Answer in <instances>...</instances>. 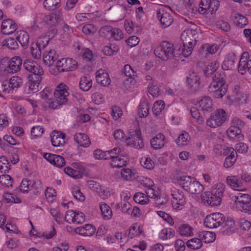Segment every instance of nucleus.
<instances>
[{
	"label": "nucleus",
	"instance_id": "obj_1",
	"mask_svg": "<svg viewBox=\"0 0 251 251\" xmlns=\"http://www.w3.org/2000/svg\"><path fill=\"white\" fill-rule=\"evenodd\" d=\"M225 73L217 72L212 76V82L208 86V92L215 98L221 99L225 96L227 90Z\"/></svg>",
	"mask_w": 251,
	"mask_h": 251
},
{
	"label": "nucleus",
	"instance_id": "obj_2",
	"mask_svg": "<svg viewBox=\"0 0 251 251\" xmlns=\"http://www.w3.org/2000/svg\"><path fill=\"white\" fill-rule=\"evenodd\" d=\"M198 38V32L195 29H187L182 32L181 40L183 45V48L180 49L182 55L187 57L192 53Z\"/></svg>",
	"mask_w": 251,
	"mask_h": 251
},
{
	"label": "nucleus",
	"instance_id": "obj_3",
	"mask_svg": "<svg viewBox=\"0 0 251 251\" xmlns=\"http://www.w3.org/2000/svg\"><path fill=\"white\" fill-rule=\"evenodd\" d=\"M155 55L163 61L168 59H176L182 54L180 49L175 50L172 44L167 41L163 42L159 46L156 47L154 50Z\"/></svg>",
	"mask_w": 251,
	"mask_h": 251
},
{
	"label": "nucleus",
	"instance_id": "obj_4",
	"mask_svg": "<svg viewBox=\"0 0 251 251\" xmlns=\"http://www.w3.org/2000/svg\"><path fill=\"white\" fill-rule=\"evenodd\" d=\"M175 179L185 191L191 194H198L204 189L203 186L199 181L190 176H176Z\"/></svg>",
	"mask_w": 251,
	"mask_h": 251
},
{
	"label": "nucleus",
	"instance_id": "obj_5",
	"mask_svg": "<svg viewBox=\"0 0 251 251\" xmlns=\"http://www.w3.org/2000/svg\"><path fill=\"white\" fill-rule=\"evenodd\" d=\"M77 67V62L75 60L63 58L57 61L56 65L50 69V72L54 75H57L60 73L74 71Z\"/></svg>",
	"mask_w": 251,
	"mask_h": 251
},
{
	"label": "nucleus",
	"instance_id": "obj_6",
	"mask_svg": "<svg viewBox=\"0 0 251 251\" xmlns=\"http://www.w3.org/2000/svg\"><path fill=\"white\" fill-rule=\"evenodd\" d=\"M32 70V72L28 75V86L29 89L33 93H36L39 91V86L42 80V75L44 74L43 68L38 64Z\"/></svg>",
	"mask_w": 251,
	"mask_h": 251
},
{
	"label": "nucleus",
	"instance_id": "obj_7",
	"mask_svg": "<svg viewBox=\"0 0 251 251\" xmlns=\"http://www.w3.org/2000/svg\"><path fill=\"white\" fill-rule=\"evenodd\" d=\"M227 115L225 111L219 109L211 114L206 121V125L212 128H216L221 126L226 120Z\"/></svg>",
	"mask_w": 251,
	"mask_h": 251
},
{
	"label": "nucleus",
	"instance_id": "obj_8",
	"mask_svg": "<svg viewBox=\"0 0 251 251\" xmlns=\"http://www.w3.org/2000/svg\"><path fill=\"white\" fill-rule=\"evenodd\" d=\"M235 203L239 210L247 213L251 209V197L246 194L238 193L235 197Z\"/></svg>",
	"mask_w": 251,
	"mask_h": 251
},
{
	"label": "nucleus",
	"instance_id": "obj_9",
	"mask_svg": "<svg viewBox=\"0 0 251 251\" xmlns=\"http://www.w3.org/2000/svg\"><path fill=\"white\" fill-rule=\"evenodd\" d=\"M225 221V217L223 214L220 213H214L206 216L204 224L206 227L213 228L219 227Z\"/></svg>",
	"mask_w": 251,
	"mask_h": 251
},
{
	"label": "nucleus",
	"instance_id": "obj_10",
	"mask_svg": "<svg viewBox=\"0 0 251 251\" xmlns=\"http://www.w3.org/2000/svg\"><path fill=\"white\" fill-rule=\"evenodd\" d=\"M141 132L139 128L130 131L129 136L126 139L127 144L136 149H142L144 143L141 137Z\"/></svg>",
	"mask_w": 251,
	"mask_h": 251
},
{
	"label": "nucleus",
	"instance_id": "obj_11",
	"mask_svg": "<svg viewBox=\"0 0 251 251\" xmlns=\"http://www.w3.org/2000/svg\"><path fill=\"white\" fill-rule=\"evenodd\" d=\"M22 64L21 58L14 56L8 62L7 66L4 69V71L9 74L16 73L20 70Z\"/></svg>",
	"mask_w": 251,
	"mask_h": 251
},
{
	"label": "nucleus",
	"instance_id": "obj_12",
	"mask_svg": "<svg viewBox=\"0 0 251 251\" xmlns=\"http://www.w3.org/2000/svg\"><path fill=\"white\" fill-rule=\"evenodd\" d=\"M186 82L190 90L192 92H195L197 91L200 87V76L197 73L192 72L187 77Z\"/></svg>",
	"mask_w": 251,
	"mask_h": 251
},
{
	"label": "nucleus",
	"instance_id": "obj_13",
	"mask_svg": "<svg viewBox=\"0 0 251 251\" xmlns=\"http://www.w3.org/2000/svg\"><path fill=\"white\" fill-rule=\"evenodd\" d=\"M171 195L173 197L172 204L174 208L178 209L180 206H183L185 204V198L181 191L178 189L175 190Z\"/></svg>",
	"mask_w": 251,
	"mask_h": 251
},
{
	"label": "nucleus",
	"instance_id": "obj_14",
	"mask_svg": "<svg viewBox=\"0 0 251 251\" xmlns=\"http://www.w3.org/2000/svg\"><path fill=\"white\" fill-rule=\"evenodd\" d=\"M157 17L164 27L169 26L173 22L174 19L171 14L165 11L163 9L157 10Z\"/></svg>",
	"mask_w": 251,
	"mask_h": 251
},
{
	"label": "nucleus",
	"instance_id": "obj_15",
	"mask_svg": "<svg viewBox=\"0 0 251 251\" xmlns=\"http://www.w3.org/2000/svg\"><path fill=\"white\" fill-rule=\"evenodd\" d=\"M54 95L57 100H60L62 103L66 104L68 101L67 97L69 96V92L66 89V86L64 84H60L54 91Z\"/></svg>",
	"mask_w": 251,
	"mask_h": 251
},
{
	"label": "nucleus",
	"instance_id": "obj_16",
	"mask_svg": "<svg viewBox=\"0 0 251 251\" xmlns=\"http://www.w3.org/2000/svg\"><path fill=\"white\" fill-rule=\"evenodd\" d=\"M17 29V25L11 19H6L2 21L1 30L4 34L9 35L14 33Z\"/></svg>",
	"mask_w": 251,
	"mask_h": 251
},
{
	"label": "nucleus",
	"instance_id": "obj_17",
	"mask_svg": "<svg viewBox=\"0 0 251 251\" xmlns=\"http://www.w3.org/2000/svg\"><path fill=\"white\" fill-rule=\"evenodd\" d=\"M65 134L62 132L54 130L50 134L52 145L54 147H59L65 143Z\"/></svg>",
	"mask_w": 251,
	"mask_h": 251
},
{
	"label": "nucleus",
	"instance_id": "obj_18",
	"mask_svg": "<svg viewBox=\"0 0 251 251\" xmlns=\"http://www.w3.org/2000/svg\"><path fill=\"white\" fill-rule=\"evenodd\" d=\"M62 20L61 13L57 11L55 13L47 15L44 18V22L50 27L55 26Z\"/></svg>",
	"mask_w": 251,
	"mask_h": 251
},
{
	"label": "nucleus",
	"instance_id": "obj_19",
	"mask_svg": "<svg viewBox=\"0 0 251 251\" xmlns=\"http://www.w3.org/2000/svg\"><path fill=\"white\" fill-rule=\"evenodd\" d=\"M58 58L55 50H46L43 53V59L45 64L49 66H52L54 62Z\"/></svg>",
	"mask_w": 251,
	"mask_h": 251
},
{
	"label": "nucleus",
	"instance_id": "obj_20",
	"mask_svg": "<svg viewBox=\"0 0 251 251\" xmlns=\"http://www.w3.org/2000/svg\"><path fill=\"white\" fill-rule=\"evenodd\" d=\"M96 228L94 226L90 224H86L83 226L75 228L76 233L84 236H91L95 232Z\"/></svg>",
	"mask_w": 251,
	"mask_h": 251
},
{
	"label": "nucleus",
	"instance_id": "obj_21",
	"mask_svg": "<svg viewBox=\"0 0 251 251\" xmlns=\"http://www.w3.org/2000/svg\"><path fill=\"white\" fill-rule=\"evenodd\" d=\"M100 31L103 33L110 32L111 35L115 40H120L124 37L121 30L117 28H113L110 26H104L101 28Z\"/></svg>",
	"mask_w": 251,
	"mask_h": 251
},
{
	"label": "nucleus",
	"instance_id": "obj_22",
	"mask_svg": "<svg viewBox=\"0 0 251 251\" xmlns=\"http://www.w3.org/2000/svg\"><path fill=\"white\" fill-rule=\"evenodd\" d=\"M201 197L203 201H206L209 205L212 206H218L221 203V198L215 195H209L208 192L202 194Z\"/></svg>",
	"mask_w": 251,
	"mask_h": 251
},
{
	"label": "nucleus",
	"instance_id": "obj_23",
	"mask_svg": "<svg viewBox=\"0 0 251 251\" xmlns=\"http://www.w3.org/2000/svg\"><path fill=\"white\" fill-rule=\"evenodd\" d=\"M96 81L101 85L106 86L110 84L111 80L108 74L102 69L98 70L96 73Z\"/></svg>",
	"mask_w": 251,
	"mask_h": 251
},
{
	"label": "nucleus",
	"instance_id": "obj_24",
	"mask_svg": "<svg viewBox=\"0 0 251 251\" xmlns=\"http://www.w3.org/2000/svg\"><path fill=\"white\" fill-rule=\"evenodd\" d=\"M199 107L204 112H211L213 110L212 101L210 97H204L198 102Z\"/></svg>",
	"mask_w": 251,
	"mask_h": 251
},
{
	"label": "nucleus",
	"instance_id": "obj_25",
	"mask_svg": "<svg viewBox=\"0 0 251 251\" xmlns=\"http://www.w3.org/2000/svg\"><path fill=\"white\" fill-rule=\"evenodd\" d=\"M237 229L234 221L231 218H228L223 226L222 234L224 235H229L234 233Z\"/></svg>",
	"mask_w": 251,
	"mask_h": 251
},
{
	"label": "nucleus",
	"instance_id": "obj_26",
	"mask_svg": "<svg viewBox=\"0 0 251 251\" xmlns=\"http://www.w3.org/2000/svg\"><path fill=\"white\" fill-rule=\"evenodd\" d=\"M235 54L233 53H228L222 65L224 70L228 71L232 70L234 66L235 62Z\"/></svg>",
	"mask_w": 251,
	"mask_h": 251
},
{
	"label": "nucleus",
	"instance_id": "obj_27",
	"mask_svg": "<svg viewBox=\"0 0 251 251\" xmlns=\"http://www.w3.org/2000/svg\"><path fill=\"white\" fill-rule=\"evenodd\" d=\"M150 143L151 147L154 149H161L165 143V136L161 133H158L151 140Z\"/></svg>",
	"mask_w": 251,
	"mask_h": 251
},
{
	"label": "nucleus",
	"instance_id": "obj_28",
	"mask_svg": "<svg viewBox=\"0 0 251 251\" xmlns=\"http://www.w3.org/2000/svg\"><path fill=\"white\" fill-rule=\"evenodd\" d=\"M227 151L230 152V154L226 157L224 165L226 168H228L234 164L236 160L237 154L233 148H227Z\"/></svg>",
	"mask_w": 251,
	"mask_h": 251
},
{
	"label": "nucleus",
	"instance_id": "obj_29",
	"mask_svg": "<svg viewBox=\"0 0 251 251\" xmlns=\"http://www.w3.org/2000/svg\"><path fill=\"white\" fill-rule=\"evenodd\" d=\"M74 140L80 146L83 147H88L91 143L88 136L84 133H76L74 136Z\"/></svg>",
	"mask_w": 251,
	"mask_h": 251
},
{
	"label": "nucleus",
	"instance_id": "obj_30",
	"mask_svg": "<svg viewBox=\"0 0 251 251\" xmlns=\"http://www.w3.org/2000/svg\"><path fill=\"white\" fill-rule=\"evenodd\" d=\"M17 40L21 44V46L26 48L29 43V35L27 32L24 30H20L17 32L16 37Z\"/></svg>",
	"mask_w": 251,
	"mask_h": 251
},
{
	"label": "nucleus",
	"instance_id": "obj_31",
	"mask_svg": "<svg viewBox=\"0 0 251 251\" xmlns=\"http://www.w3.org/2000/svg\"><path fill=\"white\" fill-rule=\"evenodd\" d=\"M127 161L128 157L121 154L118 158L112 160L110 162V165L113 168H120L125 166Z\"/></svg>",
	"mask_w": 251,
	"mask_h": 251
},
{
	"label": "nucleus",
	"instance_id": "obj_32",
	"mask_svg": "<svg viewBox=\"0 0 251 251\" xmlns=\"http://www.w3.org/2000/svg\"><path fill=\"white\" fill-rule=\"evenodd\" d=\"M220 66V63L217 60H214L209 63L204 71L206 77H209L216 72Z\"/></svg>",
	"mask_w": 251,
	"mask_h": 251
},
{
	"label": "nucleus",
	"instance_id": "obj_33",
	"mask_svg": "<svg viewBox=\"0 0 251 251\" xmlns=\"http://www.w3.org/2000/svg\"><path fill=\"white\" fill-rule=\"evenodd\" d=\"M199 237L201 241H203L206 243H209L213 242L215 238V234L210 231H201L199 233Z\"/></svg>",
	"mask_w": 251,
	"mask_h": 251
},
{
	"label": "nucleus",
	"instance_id": "obj_34",
	"mask_svg": "<svg viewBox=\"0 0 251 251\" xmlns=\"http://www.w3.org/2000/svg\"><path fill=\"white\" fill-rule=\"evenodd\" d=\"M92 86V81L89 76H84L81 78L79 87L82 90L87 91L91 88Z\"/></svg>",
	"mask_w": 251,
	"mask_h": 251
},
{
	"label": "nucleus",
	"instance_id": "obj_35",
	"mask_svg": "<svg viewBox=\"0 0 251 251\" xmlns=\"http://www.w3.org/2000/svg\"><path fill=\"white\" fill-rule=\"evenodd\" d=\"M225 185L223 183H218L215 185V186L211 190V192H208V195H217L220 198H222L225 191Z\"/></svg>",
	"mask_w": 251,
	"mask_h": 251
},
{
	"label": "nucleus",
	"instance_id": "obj_36",
	"mask_svg": "<svg viewBox=\"0 0 251 251\" xmlns=\"http://www.w3.org/2000/svg\"><path fill=\"white\" fill-rule=\"evenodd\" d=\"M226 181L228 185L233 188H240L242 186L241 180L235 176H228Z\"/></svg>",
	"mask_w": 251,
	"mask_h": 251
},
{
	"label": "nucleus",
	"instance_id": "obj_37",
	"mask_svg": "<svg viewBox=\"0 0 251 251\" xmlns=\"http://www.w3.org/2000/svg\"><path fill=\"white\" fill-rule=\"evenodd\" d=\"M10 163L5 156L0 157V171L1 173H8L10 169Z\"/></svg>",
	"mask_w": 251,
	"mask_h": 251
},
{
	"label": "nucleus",
	"instance_id": "obj_38",
	"mask_svg": "<svg viewBox=\"0 0 251 251\" xmlns=\"http://www.w3.org/2000/svg\"><path fill=\"white\" fill-rule=\"evenodd\" d=\"M245 65H247V71L249 74H251V59H248V61H239L238 67L239 73L242 75L246 74L244 68Z\"/></svg>",
	"mask_w": 251,
	"mask_h": 251
},
{
	"label": "nucleus",
	"instance_id": "obj_39",
	"mask_svg": "<svg viewBox=\"0 0 251 251\" xmlns=\"http://www.w3.org/2000/svg\"><path fill=\"white\" fill-rule=\"evenodd\" d=\"M100 207L104 219H109L111 218L112 212L110 207L105 203H100Z\"/></svg>",
	"mask_w": 251,
	"mask_h": 251
},
{
	"label": "nucleus",
	"instance_id": "obj_40",
	"mask_svg": "<svg viewBox=\"0 0 251 251\" xmlns=\"http://www.w3.org/2000/svg\"><path fill=\"white\" fill-rule=\"evenodd\" d=\"M60 0H44V7L48 10H53L60 6Z\"/></svg>",
	"mask_w": 251,
	"mask_h": 251
},
{
	"label": "nucleus",
	"instance_id": "obj_41",
	"mask_svg": "<svg viewBox=\"0 0 251 251\" xmlns=\"http://www.w3.org/2000/svg\"><path fill=\"white\" fill-rule=\"evenodd\" d=\"M186 245L191 249L198 250L202 247V243L200 238H194L188 240Z\"/></svg>",
	"mask_w": 251,
	"mask_h": 251
},
{
	"label": "nucleus",
	"instance_id": "obj_42",
	"mask_svg": "<svg viewBox=\"0 0 251 251\" xmlns=\"http://www.w3.org/2000/svg\"><path fill=\"white\" fill-rule=\"evenodd\" d=\"M217 51L216 47L213 45L205 44L200 50L202 55L207 56L208 54H214Z\"/></svg>",
	"mask_w": 251,
	"mask_h": 251
},
{
	"label": "nucleus",
	"instance_id": "obj_43",
	"mask_svg": "<svg viewBox=\"0 0 251 251\" xmlns=\"http://www.w3.org/2000/svg\"><path fill=\"white\" fill-rule=\"evenodd\" d=\"M175 234V231L173 229L164 228L159 233V237L162 240H167L173 237Z\"/></svg>",
	"mask_w": 251,
	"mask_h": 251
},
{
	"label": "nucleus",
	"instance_id": "obj_44",
	"mask_svg": "<svg viewBox=\"0 0 251 251\" xmlns=\"http://www.w3.org/2000/svg\"><path fill=\"white\" fill-rule=\"evenodd\" d=\"M23 79L20 76H12L9 80V87L14 89L20 87L23 84Z\"/></svg>",
	"mask_w": 251,
	"mask_h": 251
},
{
	"label": "nucleus",
	"instance_id": "obj_45",
	"mask_svg": "<svg viewBox=\"0 0 251 251\" xmlns=\"http://www.w3.org/2000/svg\"><path fill=\"white\" fill-rule=\"evenodd\" d=\"M133 200L136 202L143 205L147 204L149 201L147 196L144 193L140 192H137L134 194Z\"/></svg>",
	"mask_w": 251,
	"mask_h": 251
},
{
	"label": "nucleus",
	"instance_id": "obj_46",
	"mask_svg": "<svg viewBox=\"0 0 251 251\" xmlns=\"http://www.w3.org/2000/svg\"><path fill=\"white\" fill-rule=\"evenodd\" d=\"M121 155V149L115 148L112 150L106 151V159L114 160Z\"/></svg>",
	"mask_w": 251,
	"mask_h": 251
},
{
	"label": "nucleus",
	"instance_id": "obj_47",
	"mask_svg": "<svg viewBox=\"0 0 251 251\" xmlns=\"http://www.w3.org/2000/svg\"><path fill=\"white\" fill-rule=\"evenodd\" d=\"M64 171L67 175L75 179L80 178L82 177L79 170H75L71 167H65L64 169Z\"/></svg>",
	"mask_w": 251,
	"mask_h": 251
},
{
	"label": "nucleus",
	"instance_id": "obj_48",
	"mask_svg": "<svg viewBox=\"0 0 251 251\" xmlns=\"http://www.w3.org/2000/svg\"><path fill=\"white\" fill-rule=\"evenodd\" d=\"M43 49L39 47L37 44L32 43L30 47V51L33 57L35 58H40L41 56Z\"/></svg>",
	"mask_w": 251,
	"mask_h": 251
},
{
	"label": "nucleus",
	"instance_id": "obj_49",
	"mask_svg": "<svg viewBox=\"0 0 251 251\" xmlns=\"http://www.w3.org/2000/svg\"><path fill=\"white\" fill-rule=\"evenodd\" d=\"M149 112V106L146 102L140 103L138 109V113L141 117H146Z\"/></svg>",
	"mask_w": 251,
	"mask_h": 251
},
{
	"label": "nucleus",
	"instance_id": "obj_50",
	"mask_svg": "<svg viewBox=\"0 0 251 251\" xmlns=\"http://www.w3.org/2000/svg\"><path fill=\"white\" fill-rule=\"evenodd\" d=\"M165 107V103L163 100H158L154 102L152 112L155 115H159Z\"/></svg>",
	"mask_w": 251,
	"mask_h": 251
},
{
	"label": "nucleus",
	"instance_id": "obj_51",
	"mask_svg": "<svg viewBox=\"0 0 251 251\" xmlns=\"http://www.w3.org/2000/svg\"><path fill=\"white\" fill-rule=\"evenodd\" d=\"M32 182L30 186L31 189H34L33 191L34 195L38 196L40 192L43 190L42 186V182L39 180H32Z\"/></svg>",
	"mask_w": 251,
	"mask_h": 251
},
{
	"label": "nucleus",
	"instance_id": "obj_52",
	"mask_svg": "<svg viewBox=\"0 0 251 251\" xmlns=\"http://www.w3.org/2000/svg\"><path fill=\"white\" fill-rule=\"evenodd\" d=\"M190 112L192 116L197 120V123L201 125L204 123L203 118L201 116L200 113L197 107L193 106L191 108Z\"/></svg>",
	"mask_w": 251,
	"mask_h": 251
},
{
	"label": "nucleus",
	"instance_id": "obj_53",
	"mask_svg": "<svg viewBox=\"0 0 251 251\" xmlns=\"http://www.w3.org/2000/svg\"><path fill=\"white\" fill-rule=\"evenodd\" d=\"M13 182L12 178L8 175H2L0 176V183L2 186L6 187L12 186Z\"/></svg>",
	"mask_w": 251,
	"mask_h": 251
},
{
	"label": "nucleus",
	"instance_id": "obj_54",
	"mask_svg": "<svg viewBox=\"0 0 251 251\" xmlns=\"http://www.w3.org/2000/svg\"><path fill=\"white\" fill-rule=\"evenodd\" d=\"M189 138V134L184 131L179 135L176 142L179 146H183L187 144Z\"/></svg>",
	"mask_w": 251,
	"mask_h": 251
},
{
	"label": "nucleus",
	"instance_id": "obj_55",
	"mask_svg": "<svg viewBox=\"0 0 251 251\" xmlns=\"http://www.w3.org/2000/svg\"><path fill=\"white\" fill-rule=\"evenodd\" d=\"M38 64V63L37 62L32 59H26L24 62L23 66L25 71L30 73L32 72V69H36V68H34V67Z\"/></svg>",
	"mask_w": 251,
	"mask_h": 251
},
{
	"label": "nucleus",
	"instance_id": "obj_56",
	"mask_svg": "<svg viewBox=\"0 0 251 251\" xmlns=\"http://www.w3.org/2000/svg\"><path fill=\"white\" fill-rule=\"evenodd\" d=\"M123 72L124 73L125 75L129 77L130 82L132 83L133 81V79L132 78V76L136 75V72L131 68V66L126 64L124 66V70Z\"/></svg>",
	"mask_w": 251,
	"mask_h": 251
},
{
	"label": "nucleus",
	"instance_id": "obj_57",
	"mask_svg": "<svg viewBox=\"0 0 251 251\" xmlns=\"http://www.w3.org/2000/svg\"><path fill=\"white\" fill-rule=\"evenodd\" d=\"M3 45L6 46L11 50H15L17 48L18 45L15 40L12 38H9L2 41Z\"/></svg>",
	"mask_w": 251,
	"mask_h": 251
},
{
	"label": "nucleus",
	"instance_id": "obj_58",
	"mask_svg": "<svg viewBox=\"0 0 251 251\" xmlns=\"http://www.w3.org/2000/svg\"><path fill=\"white\" fill-rule=\"evenodd\" d=\"M227 132L229 137L233 138L241 134V130L234 126H231L227 130Z\"/></svg>",
	"mask_w": 251,
	"mask_h": 251
},
{
	"label": "nucleus",
	"instance_id": "obj_59",
	"mask_svg": "<svg viewBox=\"0 0 251 251\" xmlns=\"http://www.w3.org/2000/svg\"><path fill=\"white\" fill-rule=\"evenodd\" d=\"M3 197L6 203H19L20 202V200L18 198L11 193H5Z\"/></svg>",
	"mask_w": 251,
	"mask_h": 251
},
{
	"label": "nucleus",
	"instance_id": "obj_60",
	"mask_svg": "<svg viewBox=\"0 0 251 251\" xmlns=\"http://www.w3.org/2000/svg\"><path fill=\"white\" fill-rule=\"evenodd\" d=\"M180 234L182 236H192L193 235V228L189 225L184 224L180 228Z\"/></svg>",
	"mask_w": 251,
	"mask_h": 251
},
{
	"label": "nucleus",
	"instance_id": "obj_61",
	"mask_svg": "<svg viewBox=\"0 0 251 251\" xmlns=\"http://www.w3.org/2000/svg\"><path fill=\"white\" fill-rule=\"evenodd\" d=\"M32 182V181L31 180H27V179H24L22 183L21 184V185L20 186V189L21 191H22L24 193H27L28 191V190H30V186L31 185V183Z\"/></svg>",
	"mask_w": 251,
	"mask_h": 251
},
{
	"label": "nucleus",
	"instance_id": "obj_62",
	"mask_svg": "<svg viewBox=\"0 0 251 251\" xmlns=\"http://www.w3.org/2000/svg\"><path fill=\"white\" fill-rule=\"evenodd\" d=\"M96 28L91 24H88L83 26L82 28V32L86 35H93L96 32Z\"/></svg>",
	"mask_w": 251,
	"mask_h": 251
},
{
	"label": "nucleus",
	"instance_id": "obj_63",
	"mask_svg": "<svg viewBox=\"0 0 251 251\" xmlns=\"http://www.w3.org/2000/svg\"><path fill=\"white\" fill-rule=\"evenodd\" d=\"M142 165L147 169H151L154 167V163L151 159L149 157L142 158L140 161Z\"/></svg>",
	"mask_w": 251,
	"mask_h": 251
},
{
	"label": "nucleus",
	"instance_id": "obj_64",
	"mask_svg": "<svg viewBox=\"0 0 251 251\" xmlns=\"http://www.w3.org/2000/svg\"><path fill=\"white\" fill-rule=\"evenodd\" d=\"M44 133V129L40 126H34L31 130V134L35 138L42 136Z\"/></svg>",
	"mask_w": 251,
	"mask_h": 251
}]
</instances>
